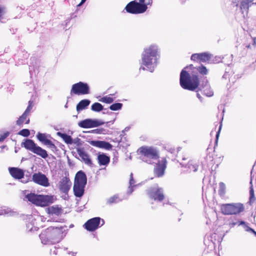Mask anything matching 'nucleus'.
<instances>
[{
  "label": "nucleus",
  "instance_id": "f257e3e1",
  "mask_svg": "<svg viewBox=\"0 0 256 256\" xmlns=\"http://www.w3.org/2000/svg\"><path fill=\"white\" fill-rule=\"evenodd\" d=\"M158 48L154 46L146 48L142 56V65L140 70H148L152 72L157 62Z\"/></svg>",
  "mask_w": 256,
  "mask_h": 256
},
{
  "label": "nucleus",
  "instance_id": "f03ea898",
  "mask_svg": "<svg viewBox=\"0 0 256 256\" xmlns=\"http://www.w3.org/2000/svg\"><path fill=\"white\" fill-rule=\"evenodd\" d=\"M66 226H51L46 229L45 232H42L40 237L41 240L42 242L44 244H49L50 240H45L46 236H49L50 238L52 240L54 243L58 242L61 240L64 237Z\"/></svg>",
  "mask_w": 256,
  "mask_h": 256
},
{
  "label": "nucleus",
  "instance_id": "7ed1b4c3",
  "mask_svg": "<svg viewBox=\"0 0 256 256\" xmlns=\"http://www.w3.org/2000/svg\"><path fill=\"white\" fill-rule=\"evenodd\" d=\"M180 84L184 90L194 91L200 85V80L197 75L190 76L184 69L182 70L180 74Z\"/></svg>",
  "mask_w": 256,
  "mask_h": 256
},
{
  "label": "nucleus",
  "instance_id": "20e7f679",
  "mask_svg": "<svg viewBox=\"0 0 256 256\" xmlns=\"http://www.w3.org/2000/svg\"><path fill=\"white\" fill-rule=\"evenodd\" d=\"M138 152L142 160L149 164H152L154 160L159 158L158 150L152 146H142L138 149Z\"/></svg>",
  "mask_w": 256,
  "mask_h": 256
},
{
  "label": "nucleus",
  "instance_id": "39448f33",
  "mask_svg": "<svg viewBox=\"0 0 256 256\" xmlns=\"http://www.w3.org/2000/svg\"><path fill=\"white\" fill-rule=\"evenodd\" d=\"M24 200H28L32 203L40 206H46L54 202V196L48 195H37L34 194H30L26 196Z\"/></svg>",
  "mask_w": 256,
  "mask_h": 256
},
{
  "label": "nucleus",
  "instance_id": "423d86ee",
  "mask_svg": "<svg viewBox=\"0 0 256 256\" xmlns=\"http://www.w3.org/2000/svg\"><path fill=\"white\" fill-rule=\"evenodd\" d=\"M21 146L44 159H46L48 156L47 152L38 146L32 140H24L22 142Z\"/></svg>",
  "mask_w": 256,
  "mask_h": 256
},
{
  "label": "nucleus",
  "instance_id": "0eeeda50",
  "mask_svg": "<svg viewBox=\"0 0 256 256\" xmlns=\"http://www.w3.org/2000/svg\"><path fill=\"white\" fill-rule=\"evenodd\" d=\"M220 210L224 215H238L244 210L243 204L240 202L222 204Z\"/></svg>",
  "mask_w": 256,
  "mask_h": 256
},
{
  "label": "nucleus",
  "instance_id": "6e6552de",
  "mask_svg": "<svg viewBox=\"0 0 256 256\" xmlns=\"http://www.w3.org/2000/svg\"><path fill=\"white\" fill-rule=\"evenodd\" d=\"M148 8V6L143 3L138 2L136 0H132L128 3L124 9L128 13L132 14H139L144 12Z\"/></svg>",
  "mask_w": 256,
  "mask_h": 256
},
{
  "label": "nucleus",
  "instance_id": "1a4fd4ad",
  "mask_svg": "<svg viewBox=\"0 0 256 256\" xmlns=\"http://www.w3.org/2000/svg\"><path fill=\"white\" fill-rule=\"evenodd\" d=\"M90 93V88L86 83L80 82L72 86L70 90V94L84 95Z\"/></svg>",
  "mask_w": 256,
  "mask_h": 256
},
{
  "label": "nucleus",
  "instance_id": "9d476101",
  "mask_svg": "<svg viewBox=\"0 0 256 256\" xmlns=\"http://www.w3.org/2000/svg\"><path fill=\"white\" fill-rule=\"evenodd\" d=\"M86 182V177H75L74 192L76 196L81 197L83 195Z\"/></svg>",
  "mask_w": 256,
  "mask_h": 256
},
{
  "label": "nucleus",
  "instance_id": "9b49d317",
  "mask_svg": "<svg viewBox=\"0 0 256 256\" xmlns=\"http://www.w3.org/2000/svg\"><path fill=\"white\" fill-rule=\"evenodd\" d=\"M212 55L207 52L202 53H196L191 56L190 60L194 62H209Z\"/></svg>",
  "mask_w": 256,
  "mask_h": 256
},
{
  "label": "nucleus",
  "instance_id": "f8f14e48",
  "mask_svg": "<svg viewBox=\"0 0 256 256\" xmlns=\"http://www.w3.org/2000/svg\"><path fill=\"white\" fill-rule=\"evenodd\" d=\"M100 221L102 226L104 224V220H101L100 218L96 217L89 220L84 224V228L88 231H94L98 228L100 224Z\"/></svg>",
  "mask_w": 256,
  "mask_h": 256
},
{
  "label": "nucleus",
  "instance_id": "ddd939ff",
  "mask_svg": "<svg viewBox=\"0 0 256 256\" xmlns=\"http://www.w3.org/2000/svg\"><path fill=\"white\" fill-rule=\"evenodd\" d=\"M72 185V182L70 181L68 177H63V178L59 182L58 186L60 191L65 194L64 196V199H66L68 197L66 194L70 190Z\"/></svg>",
  "mask_w": 256,
  "mask_h": 256
},
{
  "label": "nucleus",
  "instance_id": "4468645a",
  "mask_svg": "<svg viewBox=\"0 0 256 256\" xmlns=\"http://www.w3.org/2000/svg\"><path fill=\"white\" fill-rule=\"evenodd\" d=\"M167 162L166 158H162L156 164L154 170V174L156 176H162L164 174L166 168Z\"/></svg>",
  "mask_w": 256,
  "mask_h": 256
},
{
  "label": "nucleus",
  "instance_id": "2eb2a0df",
  "mask_svg": "<svg viewBox=\"0 0 256 256\" xmlns=\"http://www.w3.org/2000/svg\"><path fill=\"white\" fill-rule=\"evenodd\" d=\"M36 138L38 140L44 144V145L50 148L52 151L57 150V148L56 145L50 140L46 138V135L45 134L38 132L36 135Z\"/></svg>",
  "mask_w": 256,
  "mask_h": 256
},
{
  "label": "nucleus",
  "instance_id": "dca6fc26",
  "mask_svg": "<svg viewBox=\"0 0 256 256\" xmlns=\"http://www.w3.org/2000/svg\"><path fill=\"white\" fill-rule=\"evenodd\" d=\"M100 124L98 121L89 118L82 120L78 123V125L80 127L84 128L97 127Z\"/></svg>",
  "mask_w": 256,
  "mask_h": 256
},
{
  "label": "nucleus",
  "instance_id": "f3484780",
  "mask_svg": "<svg viewBox=\"0 0 256 256\" xmlns=\"http://www.w3.org/2000/svg\"><path fill=\"white\" fill-rule=\"evenodd\" d=\"M150 196L155 200L161 201L164 198L162 190L158 186H154L149 192Z\"/></svg>",
  "mask_w": 256,
  "mask_h": 256
},
{
  "label": "nucleus",
  "instance_id": "a211bd4d",
  "mask_svg": "<svg viewBox=\"0 0 256 256\" xmlns=\"http://www.w3.org/2000/svg\"><path fill=\"white\" fill-rule=\"evenodd\" d=\"M90 144L94 146L106 150H110L112 148V146L110 143L103 140H91Z\"/></svg>",
  "mask_w": 256,
  "mask_h": 256
},
{
  "label": "nucleus",
  "instance_id": "6ab92c4d",
  "mask_svg": "<svg viewBox=\"0 0 256 256\" xmlns=\"http://www.w3.org/2000/svg\"><path fill=\"white\" fill-rule=\"evenodd\" d=\"M90 144L94 146L106 150H110L112 148V146L110 143L103 140H91Z\"/></svg>",
  "mask_w": 256,
  "mask_h": 256
},
{
  "label": "nucleus",
  "instance_id": "aec40b11",
  "mask_svg": "<svg viewBox=\"0 0 256 256\" xmlns=\"http://www.w3.org/2000/svg\"><path fill=\"white\" fill-rule=\"evenodd\" d=\"M189 156L182 152H178L176 154V158L178 161L180 162V164L182 166H186L188 162H190V158Z\"/></svg>",
  "mask_w": 256,
  "mask_h": 256
},
{
  "label": "nucleus",
  "instance_id": "412c9836",
  "mask_svg": "<svg viewBox=\"0 0 256 256\" xmlns=\"http://www.w3.org/2000/svg\"><path fill=\"white\" fill-rule=\"evenodd\" d=\"M46 212L51 215L60 216L62 214V210L61 208L58 206H53L48 207L46 210Z\"/></svg>",
  "mask_w": 256,
  "mask_h": 256
},
{
  "label": "nucleus",
  "instance_id": "4be33fe9",
  "mask_svg": "<svg viewBox=\"0 0 256 256\" xmlns=\"http://www.w3.org/2000/svg\"><path fill=\"white\" fill-rule=\"evenodd\" d=\"M29 115L24 112L16 121V125L22 126L24 124H28L30 122V118L28 117Z\"/></svg>",
  "mask_w": 256,
  "mask_h": 256
},
{
  "label": "nucleus",
  "instance_id": "5701e85b",
  "mask_svg": "<svg viewBox=\"0 0 256 256\" xmlns=\"http://www.w3.org/2000/svg\"><path fill=\"white\" fill-rule=\"evenodd\" d=\"M98 160L100 165L106 166L110 163V158L104 154H98Z\"/></svg>",
  "mask_w": 256,
  "mask_h": 256
},
{
  "label": "nucleus",
  "instance_id": "b1692460",
  "mask_svg": "<svg viewBox=\"0 0 256 256\" xmlns=\"http://www.w3.org/2000/svg\"><path fill=\"white\" fill-rule=\"evenodd\" d=\"M32 180L34 182L44 186H49L48 180L46 177H32Z\"/></svg>",
  "mask_w": 256,
  "mask_h": 256
},
{
  "label": "nucleus",
  "instance_id": "393cba45",
  "mask_svg": "<svg viewBox=\"0 0 256 256\" xmlns=\"http://www.w3.org/2000/svg\"><path fill=\"white\" fill-rule=\"evenodd\" d=\"M8 171L11 176H24V170L18 168L10 167Z\"/></svg>",
  "mask_w": 256,
  "mask_h": 256
},
{
  "label": "nucleus",
  "instance_id": "a878e982",
  "mask_svg": "<svg viewBox=\"0 0 256 256\" xmlns=\"http://www.w3.org/2000/svg\"><path fill=\"white\" fill-rule=\"evenodd\" d=\"M78 154L86 164L90 166L92 165V162L90 156L85 152L80 150L78 152Z\"/></svg>",
  "mask_w": 256,
  "mask_h": 256
},
{
  "label": "nucleus",
  "instance_id": "bb28decb",
  "mask_svg": "<svg viewBox=\"0 0 256 256\" xmlns=\"http://www.w3.org/2000/svg\"><path fill=\"white\" fill-rule=\"evenodd\" d=\"M90 100L84 99L80 100L76 105V109L78 112L84 109H85L90 104Z\"/></svg>",
  "mask_w": 256,
  "mask_h": 256
},
{
  "label": "nucleus",
  "instance_id": "cd10ccee",
  "mask_svg": "<svg viewBox=\"0 0 256 256\" xmlns=\"http://www.w3.org/2000/svg\"><path fill=\"white\" fill-rule=\"evenodd\" d=\"M255 180L256 182V177H251L250 181V202H252L255 200L254 198V190L253 189V186H252V182L254 180Z\"/></svg>",
  "mask_w": 256,
  "mask_h": 256
},
{
  "label": "nucleus",
  "instance_id": "c85d7f7f",
  "mask_svg": "<svg viewBox=\"0 0 256 256\" xmlns=\"http://www.w3.org/2000/svg\"><path fill=\"white\" fill-rule=\"evenodd\" d=\"M58 134L60 136L67 144H72V140L70 136L60 132H58Z\"/></svg>",
  "mask_w": 256,
  "mask_h": 256
},
{
  "label": "nucleus",
  "instance_id": "c756f323",
  "mask_svg": "<svg viewBox=\"0 0 256 256\" xmlns=\"http://www.w3.org/2000/svg\"><path fill=\"white\" fill-rule=\"evenodd\" d=\"M187 166H188L190 170L196 172L198 170V164L196 161L190 160V162L189 163L188 162Z\"/></svg>",
  "mask_w": 256,
  "mask_h": 256
},
{
  "label": "nucleus",
  "instance_id": "7c9ffc66",
  "mask_svg": "<svg viewBox=\"0 0 256 256\" xmlns=\"http://www.w3.org/2000/svg\"><path fill=\"white\" fill-rule=\"evenodd\" d=\"M14 212H11L10 210L4 206L0 207V215L7 214L8 216H13Z\"/></svg>",
  "mask_w": 256,
  "mask_h": 256
},
{
  "label": "nucleus",
  "instance_id": "2f4dec72",
  "mask_svg": "<svg viewBox=\"0 0 256 256\" xmlns=\"http://www.w3.org/2000/svg\"><path fill=\"white\" fill-rule=\"evenodd\" d=\"M104 108L102 104L99 102H94L92 105L91 109L92 111L100 112Z\"/></svg>",
  "mask_w": 256,
  "mask_h": 256
},
{
  "label": "nucleus",
  "instance_id": "473e14b6",
  "mask_svg": "<svg viewBox=\"0 0 256 256\" xmlns=\"http://www.w3.org/2000/svg\"><path fill=\"white\" fill-rule=\"evenodd\" d=\"M204 94L210 97L214 95V92L209 86H206L203 90Z\"/></svg>",
  "mask_w": 256,
  "mask_h": 256
},
{
  "label": "nucleus",
  "instance_id": "72a5a7b5",
  "mask_svg": "<svg viewBox=\"0 0 256 256\" xmlns=\"http://www.w3.org/2000/svg\"><path fill=\"white\" fill-rule=\"evenodd\" d=\"M251 2L243 0L240 3V9L248 12Z\"/></svg>",
  "mask_w": 256,
  "mask_h": 256
},
{
  "label": "nucleus",
  "instance_id": "f704fd0d",
  "mask_svg": "<svg viewBox=\"0 0 256 256\" xmlns=\"http://www.w3.org/2000/svg\"><path fill=\"white\" fill-rule=\"evenodd\" d=\"M197 70L202 75H206L208 73V70L206 68L204 65H201L196 68Z\"/></svg>",
  "mask_w": 256,
  "mask_h": 256
},
{
  "label": "nucleus",
  "instance_id": "c9c22d12",
  "mask_svg": "<svg viewBox=\"0 0 256 256\" xmlns=\"http://www.w3.org/2000/svg\"><path fill=\"white\" fill-rule=\"evenodd\" d=\"M137 180H134L133 177L130 178V187L128 188V193L131 194L133 191L132 188L139 184H134L135 182Z\"/></svg>",
  "mask_w": 256,
  "mask_h": 256
},
{
  "label": "nucleus",
  "instance_id": "e433bc0d",
  "mask_svg": "<svg viewBox=\"0 0 256 256\" xmlns=\"http://www.w3.org/2000/svg\"><path fill=\"white\" fill-rule=\"evenodd\" d=\"M122 106L121 103H115L110 106V109L112 110H120Z\"/></svg>",
  "mask_w": 256,
  "mask_h": 256
},
{
  "label": "nucleus",
  "instance_id": "4c0bfd02",
  "mask_svg": "<svg viewBox=\"0 0 256 256\" xmlns=\"http://www.w3.org/2000/svg\"><path fill=\"white\" fill-rule=\"evenodd\" d=\"M100 101L106 104H111L114 102V99L112 97L106 96L102 98Z\"/></svg>",
  "mask_w": 256,
  "mask_h": 256
},
{
  "label": "nucleus",
  "instance_id": "58836bf2",
  "mask_svg": "<svg viewBox=\"0 0 256 256\" xmlns=\"http://www.w3.org/2000/svg\"><path fill=\"white\" fill-rule=\"evenodd\" d=\"M120 200L119 198L118 197V196L117 195H114L113 196L110 198L108 200V202L110 204H111L112 203L118 202Z\"/></svg>",
  "mask_w": 256,
  "mask_h": 256
},
{
  "label": "nucleus",
  "instance_id": "ea45409f",
  "mask_svg": "<svg viewBox=\"0 0 256 256\" xmlns=\"http://www.w3.org/2000/svg\"><path fill=\"white\" fill-rule=\"evenodd\" d=\"M18 134L24 137H28L30 134V132L28 129H22L18 132Z\"/></svg>",
  "mask_w": 256,
  "mask_h": 256
},
{
  "label": "nucleus",
  "instance_id": "a19ab883",
  "mask_svg": "<svg viewBox=\"0 0 256 256\" xmlns=\"http://www.w3.org/2000/svg\"><path fill=\"white\" fill-rule=\"evenodd\" d=\"M18 182L26 183L30 180L28 177H14Z\"/></svg>",
  "mask_w": 256,
  "mask_h": 256
},
{
  "label": "nucleus",
  "instance_id": "79ce46f5",
  "mask_svg": "<svg viewBox=\"0 0 256 256\" xmlns=\"http://www.w3.org/2000/svg\"><path fill=\"white\" fill-rule=\"evenodd\" d=\"M226 186L223 182H220L219 184L218 193L220 196H223L225 193Z\"/></svg>",
  "mask_w": 256,
  "mask_h": 256
},
{
  "label": "nucleus",
  "instance_id": "37998d69",
  "mask_svg": "<svg viewBox=\"0 0 256 256\" xmlns=\"http://www.w3.org/2000/svg\"><path fill=\"white\" fill-rule=\"evenodd\" d=\"M33 107V102L32 101L30 100L28 102V105L26 110L24 112V113L28 115H30V112L32 108Z\"/></svg>",
  "mask_w": 256,
  "mask_h": 256
},
{
  "label": "nucleus",
  "instance_id": "c03bdc74",
  "mask_svg": "<svg viewBox=\"0 0 256 256\" xmlns=\"http://www.w3.org/2000/svg\"><path fill=\"white\" fill-rule=\"evenodd\" d=\"M10 134L8 132H6L0 135V142H3Z\"/></svg>",
  "mask_w": 256,
  "mask_h": 256
},
{
  "label": "nucleus",
  "instance_id": "a18cd8bd",
  "mask_svg": "<svg viewBox=\"0 0 256 256\" xmlns=\"http://www.w3.org/2000/svg\"><path fill=\"white\" fill-rule=\"evenodd\" d=\"M140 2L144 4L147 6L148 5H151L152 0H139Z\"/></svg>",
  "mask_w": 256,
  "mask_h": 256
},
{
  "label": "nucleus",
  "instance_id": "49530a36",
  "mask_svg": "<svg viewBox=\"0 0 256 256\" xmlns=\"http://www.w3.org/2000/svg\"><path fill=\"white\" fill-rule=\"evenodd\" d=\"M244 228L246 231L251 232L256 235V232L253 229L248 227V226L246 225Z\"/></svg>",
  "mask_w": 256,
  "mask_h": 256
},
{
  "label": "nucleus",
  "instance_id": "de8ad7c7",
  "mask_svg": "<svg viewBox=\"0 0 256 256\" xmlns=\"http://www.w3.org/2000/svg\"><path fill=\"white\" fill-rule=\"evenodd\" d=\"M75 176H86L85 174L82 170H80L76 172Z\"/></svg>",
  "mask_w": 256,
  "mask_h": 256
},
{
  "label": "nucleus",
  "instance_id": "09e8293b",
  "mask_svg": "<svg viewBox=\"0 0 256 256\" xmlns=\"http://www.w3.org/2000/svg\"><path fill=\"white\" fill-rule=\"evenodd\" d=\"M220 128H221V126H220L219 130H218L216 134V142H217V141L218 140V136H219V135H220Z\"/></svg>",
  "mask_w": 256,
  "mask_h": 256
},
{
  "label": "nucleus",
  "instance_id": "8fccbe9b",
  "mask_svg": "<svg viewBox=\"0 0 256 256\" xmlns=\"http://www.w3.org/2000/svg\"><path fill=\"white\" fill-rule=\"evenodd\" d=\"M4 8L0 6V17H1L4 14Z\"/></svg>",
  "mask_w": 256,
  "mask_h": 256
},
{
  "label": "nucleus",
  "instance_id": "3c124183",
  "mask_svg": "<svg viewBox=\"0 0 256 256\" xmlns=\"http://www.w3.org/2000/svg\"><path fill=\"white\" fill-rule=\"evenodd\" d=\"M45 240H50V242L49 244H53L54 243L52 241V240L49 237V236H46V237L44 238Z\"/></svg>",
  "mask_w": 256,
  "mask_h": 256
},
{
  "label": "nucleus",
  "instance_id": "603ef678",
  "mask_svg": "<svg viewBox=\"0 0 256 256\" xmlns=\"http://www.w3.org/2000/svg\"><path fill=\"white\" fill-rule=\"evenodd\" d=\"M86 0H82L81 2L78 5V6H81L83 4L86 2Z\"/></svg>",
  "mask_w": 256,
  "mask_h": 256
},
{
  "label": "nucleus",
  "instance_id": "864d4df0",
  "mask_svg": "<svg viewBox=\"0 0 256 256\" xmlns=\"http://www.w3.org/2000/svg\"><path fill=\"white\" fill-rule=\"evenodd\" d=\"M34 176H45L44 174H33Z\"/></svg>",
  "mask_w": 256,
  "mask_h": 256
},
{
  "label": "nucleus",
  "instance_id": "5fc2aeb1",
  "mask_svg": "<svg viewBox=\"0 0 256 256\" xmlns=\"http://www.w3.org/2000/svg\"><path fill=\"white\" fill-rule=\"evenodd\" d=\"M239 225H244V226L246 225V223L244 222H243V221H241L240 224H239Z\"/></svg>",
  "mask_w": 256,
  "mask_h": 256
},
{
  "label": "nucleus",
  "instance_id": "6e6d98bb",
  "mask_svg": "<svg viewBox=\"0 0 256 256\" xmlns=\"http://www.w3.org/2000/svg\"><path fill=\"white\" fill-rule=\"evenodd\" d=\"M76 252H69L68 254H71L72 255V256H74L76 254Z\"/></svg>",
  "mask_w": 256,
  "mask_h": 256
},
{
  "label": "nucleus",
  "instance_id": "4d7b16f0",
  "mask_svg": "<svg viewBox=\"0 0 256 256\" xmlns=\"http://www.w3.org/2000/svg\"><path fill=\"white\" fill-rule=\"evenodd\" d=\"M254 40V45L256 46V38H253Z\"/></svg>",
  "mask_w": 256,
  "mask_h": 256
},
{
  "label": "nucleus",
  "instance_id": "13d9d810",
  "mask_svg": "<svg viewBox=\"0 0 256 256\" xmlns=\"http://www.w3.org/2000/svg\"><path fill=\"white\" fill-rule=\"evenodd\" d=\"M188 67H190V68H193L194 66H193V65L192 64H190L189 66H186V68H184V69H186Z\"/></svg>",
  "mask_w": 256,
  "mask_h": 256
},
{
  "label": "nucleus",
  "instance_id": "bf43d9fd",
  "mask_svg": "<svg viewBox=\"0 0 256 256\" xmlns=\"http://www.w3.org/2000/svg\"><path fill=\"white\" fill-rule=\"evenodd\" d=\"M92 131L94 132H96V133H99L100 130L98 129H96V130H92Z\"/></svg>",
  "mask_w": 256,
  "mask_h": 256
},
{
  "label": "nucleus",
  "instance_id": "052dcab7",
  "mask_svg": "<svg viewBox=\"0 0 256 256\" xmlns=\"http://www.w3.org/2000/svg\"><path fill=\"white\" fill-rule=\"evenodd\" d=\"M236 224V223L235 222H232V223H230V225L234 226H235Z\"/></svg>",
  "mask_w": 256,
  "mask_h": 256
},
{
  "label": "nucleus",
  "instance_id": "680f3d73",
  "mask_svg": "<svg viewBox=\"0 0 256 256\" xmlns=\"http://www.w3.org/2000/svg\"><path fill=\"white\" fill-rule=\"evenodd\" d=\"M218 164H216V166H214V170H216V167L218 166Z\"/></svg>",
  "mask_w": 256,
  "mask_h": 256
},
{
  "label": "nucleus",
  "instance_id": "e2e57ef3",
  "mask_svg": "<svg viewBox=\"0 0 256 256\" xmlns=\"http://www.w3.org/2000/svg\"><path fill=\"white\" fill-rule=\"evenodd\" d=\"M197 96L199 98H201V96H200V94H197Z\"/></svg>",
  "mask_w": 256,
  "mask_h": 256
},
{
  "label": "nucleus",
  "instance_id": "0e129e2a",
  "mask_svg": "<svg viewBox=\"0 0 256 256\" xmlns=\"http://www.w3.org/2000/svg\"><path fill=\"white\" fill-rule=\"evenodd\" d=\"M40 219H41V220H42V221H44V218H42V217H40Z\"/></svg>",
  "mask_w": 256,
  "mask_h": 256
},
{
  "label": "nucleus",
  "instance_id": "69168bd1",
  "mask_svg": "<svg viewBox=\"0 0 256 256\" xmlns=\"http://www.w3.org/2000/svg\"><path fill=\"white\" fill-rule=\"evenodd\" d=\"M246 47L248 48H250V44H248V45L246 46Z\"/></svg>",
  "mask_w": 256,
  "mask_h": 256
},
{
  "label": "nucleus",
  "instance_id": "338daca9",
  "mask_svg": "<svg viewBox=\"0 0 256 256\" xmlns=\"http://www.w3.org/2000/svg\"><path fill=\"white\" fill-rule=\"evenodd\" d=\"M212 167H213V166L212 167V170H213V168Z\"/></svg>",
  "mask_w": 256,
  "mask_h": 256
}]
</instances>
